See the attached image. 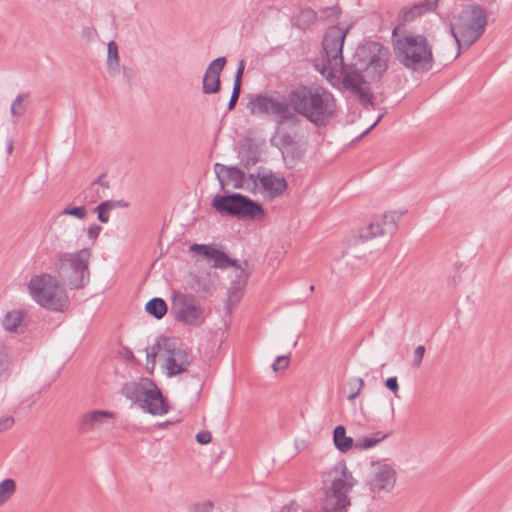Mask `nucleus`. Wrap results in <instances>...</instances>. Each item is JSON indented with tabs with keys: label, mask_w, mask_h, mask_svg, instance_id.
<instances>
[{
	"label": "nucleus",
	"mask_w": 512,
	"mask_h": 512,
	"mask_svg": "<svg viewBox=\"0 0 512 512\" xmlns=\"http://www.w3.org/2000/svg\"><path fill=\"white\" fill-rule=\"evenodd\" d=\"M390 50L377 41L359 44L351 63L344 66L342 77L337 78L339 86L354 96L364 108L372 106L374 95L370 83L382 79L388 69Z\"/></svg>",
	"instance_id": "1"
},
{
	"label": "nucleus",
	"mask_w": 512,
	"mask_h": 512,
	"mask_svg": "<svg viewBox=\"0 0 512 512\" xmlns=\"http://www.w3.org/2000/svg\"><path fill=\"white\" fill-rule=\"evenodd\" d=\"M292 112L303 116L317 127L326 126L336 115V99L319 85L300 84L288 92Z\"/></svg>",
	"instance_id": "2"
},
{
	"label": "nucleus",
	"mask_w": 512,
	"mask_h": 512,
	"mask_svg": "<svg viewBox=\"0 0 512 512\" xmlns=\"http://www.w3.org/2000/svg\"><path fill=\"white\" fill-rule=\"evenodd\" d=\"M487 26V13L477 3L464 6L450 25L451 35L455 38L459 50L468 48L475 43L484 33ZM458 51L457 56H459Z\"/></svg>",
	"instance_id": "3"
},
{
	"label": "nucleus",
	"mask_w": 512,
	"mask_h": 512,
	"mask_svg": "<svg viewBox=\"0 0 512 512\" xmlns=\"http://www.w3.org/2000/svg\"><path fill=\"white\" fill-rule=\"evenodd\" d=\"M396 30H393V49L397 60L410 69L425 68L429 70L433 63L431 46L426 37L421 34H408L396 37Z\"/></svg>",
	"instance_id": "4"
},
{
	"label": "nucleus",
	"mask_w": 512,
	"mask_h": 512,
	"mask_svg": "<svg viewBox=\"0 0 512 512\" xmlns=\"http://www.w3.org/2000/svg\"><path fill=\"white\" fill-rule=\"evenodd\" d=\"M348 29L339 26L329 27L322 39V59L320 73L329 81L342 77L343 68L347 66L343 58V46Z\"/></svg>",
	"instance_id": "5"
},
{
	"label": "nucleus",
	"mask_w": 512,
	"mask_h": 512,
	"mask_svg": "<svg viewBox=\"0 0 512 512\" xmlns=\"http://www.w3.org/2000/svg\"><path fill=\"white\" fill-rule=\"evenodd\" d=\"M89 249L83 248L72 253H61L55 262L59 280L71 289L85 287L90 281Z\"/></svg>",
	"instance_id": "6"
},
{
	"label": "nucleus",
	"mask_w": 512,
	"mask_h": 512,
	"mask_svg": "<svg viewBox=\"0 0 512 512\" xmlns=\"http://www.w3.org/2000/svg\"><path fill=\"white\" fill-rule=\"evenodd\" d=\"M248 108L253 115L272 117L278 125L295 128L301 125L302 119L292 112L288 97L273 94H257L250 98Z\"/></svg>",
	"instance_id": "7"
},
{
	"label": "nucleus",
	"mask_w": 512,
	"mask_h": 512,
	"mask_svg": "<svg viewBox=\"0 0 512 512\" xmlns=\"http://www.w3.org/2000/svg\"><path fill=\"white\" fill-rule=\"evenodd\" d=\"M211 206L219 214L239 220H259L265 215L261 204L241 193L217 194L213 197Z\"/></svg>",
	"instance_id": "8"
},
{
	"label": "nucleus",
	"mask_w": 512,
	"mask_h": 512,
	"mask_svg": "<svg viewBox=\"0 0 512 512\" xmlns=\"http://www.w3.org/2000/svg\"><path fill=\"white\" fill-rule=\"evenodd\" d=\"M163 356L166 360L167 376L173 377L185 372L191 364L190 356L185 349L178 348L174 339L160 336L152 345L150 351L147 350V363H151L152 368L156 364V356Z\"/></svg>",
	"instance_id": "9"
},
{
	"label": "nucleus",
	"mask_w": 512,
	"mask_h": 512,
	"mask_svg": "<svg viewBox=\"0 0 512 512\" xmlns=\"http://www.w3.org/2000/svg\"><path fill=\"white\" fill-rule=\"evenodd\" d=\"M28 287L33 299L46 309L63 311L68 305L66 292L49 274L31 278Z\"/></svg>",
	"instance_id": "10"
},
{
	"label": "nucleus",
	"mask_w": 512,
	"mask_h": 512,
	"mask_svg": "<svg viewBox=\"0 0 512 512\" xmlns=\"http://www.w3.org/2000/svg\"><path fill=\"white\" fill-rule=\"evenodd\" d=\"M335 473L331 486L325 492L323 512H347L351 505L348 494L356 485L357 480L345 465L339 471L335 469Z\"/></svg>",
	"instance_id": "11"
},
{
	"label": "nucleus",
	"mask_w": 512,
	"mask_h": 512,
	"mask_svg": "<svg viewBox=\"0 0 512 512\" xmlns=\"http://www.w3.org/2000/svg\"><path fill=\"white\" fill-rule=\"evenodd\" d=\"M402 215L403 213L392 211L375 216L369 224L360 227L357 232L353 233L349 242L357 245L378 236L393 235L397 230V221Z\"/></svg>",
	"instance_id": "12"
},
{
	"label": "nucleus",
	"mask_w": 512,
	"mask_h": 512,
	"mask_svg": "<svg viewBox=\"0 0 512 512\" xmlns=\"http://www.w3.org/2000/svg\"><path fill=\"white\" fill-rule=\"evenodd\" d=\"M171 314L183 324L199 327L203 324L204 310L191 294L176 293L172 298Z\"/></svg>",
	"instance_id": "13"
},
{
	"label": "nucleus",
	"mask_w": 512,
	"mask_h": 512,
	"mask_svg": "<svg viewBox=\"0 0 512 512\" xmlns=\"http://www.w3.org/2000/svg\"><path fill=\"white\" fill-rule=\"evenodd\" d=\"M367 486L373 493L390 492L396 483V471L385 460L373 462Z\"/></svg>",
	"instance_id": "14"
},
{
	"label": "nucleus",
	"mask_w": 512,
	"mask_h": 512,
	"mask_svg": "<svg viewBox=\"0 0 512 512\" xmlns=\"http://www.w3.org/2000/svg\"><path fill=\"white\" fill-rule=\"evenodd\" d=\"M214 172L219 182L220 189L224 193H227V186H231L233 189H242L245 187L246 173L237 166L215 163Z\"/></svg>",
	"instance_id": "15"
},
{
	"label": "nucleus",
	"mask_w": 512,
	"mask_h": 512,
	"mask_svg": "<svg viewBox=\"0 0 512 512\" xmlns=\"http://www.w3.org/2000/svg\"><path fill=\"white\" fill-rule=\"evenodd\" d=\"M190 250L208 260H213L212 266L215 268L238 267L236 259H231L224 251L215 248L213 245L193 244L190 246Z\"/></svg>",
	"instance_id": "16"
},
{
	"label": "nucleus",
	"mask_w": 512,
	"mask_h": 512,
	"mask_svg": "<svg viewBox=\"0 0 512 512\" xmlns=\"http://www.w3.org/2000/svg\"><path fill=\"white\" fill-rule=\"evenodd\" d=\"M225 57L214 59L207 67L202 81L204 94H215L221 89L220 73L226 65Z\"/></svg>",
	"instance_id": "17"
},
{
	"label": "nucleus",
	"mask_w": 512,
	"mask_h": 512,
	"mask_svg": "<svg viewBox=\"0 0 512 512\" xmlns=\"http://www.w3.org/2000/svg\"><path fill=\"white\" fill-rule=\"evenodd\" d=\"M140 407L152 415L166 414L169 409L162 392L154 383L150 386L147 396L144 397Z\"/></svg>",
	"instance_id": "18"
},
{
	"label": "nucleus",
	"mask_w": 512,
	"mask_h": 512,
	"mask_svg": "<svg viewBox=\"0 0 512 512\" xmlns=\"http://www.w3.org/2000/svg\"><path fill=\"white\" fill-rule=\"evenodd\" d=\"M114 416L115 413L111 411L93 410L81 416L78 421V429L82 433L93 431L108 420L113 419Z\"/></svg>",
	"instance_id": "19"
},
{
	"label": "nucleus",
	"mask_w": 512,
	"mask_h": 512,
	"mask_svg": "<svg viewBox=\"0 0 512 512\" xmlns=\"http://www.w3.org/2000/svg\"><path fill=\"white\" fill-rule=\"evenodd\" d=\"M260 186L269 198L281 196L287 189V181L283 177H277L271 171L263 173L260 178Z\"/></svg>",
	"instance_id": "20"
},
{
	"label": "nucleus",
	"mask_w": 512,
	"mask_h": 512,
	"mask_svg": "<svg viewBox=\"0 0 512 512\" xmlns=\"http://www.w3.org/2000/svg\"><path fill=\"white\" fill-rule=\"evenodd\" d=\"M151 385L153 382L148 378H142L139 382H129L122 387V394L140 406Z\"/></svg>",
	"instance_id": "21"
},
{
	"label": "nucleus",
	"mask_w": 512,
	"mask_h": 512,
	"mask_svg": "<svg viewBox=\"0 0 512 512\" xmlns=\"http://www.w3.org/2000/svg\"><path fill=\"white\" fill-rule=\"evenodd\" d=\"M333 442L335 447L342 453L355 448V442L352 437L346 435V428L343 425H338L333 430Z\"/></svg>",
	"instance_id": "22"
},
{
	"label": "nucleus",
	"mask_w": 512,
	"mask_h": 512,
	"mask_svg": "<svg viewBox=\"0 0 512 512\" xmlns=\"http://www.w3.org/2000/svg\"><path fill=\"white\" fill-rule=\"evenodd\" d=\"M317 20V13L312 8L307 7L302 9L297 15L292 18V23L300 30H307Z\"/></svg>",
	"instance_id": "23"
},
{
	"label": "nucleus",
	"mask_w": 512,
	"mask_h": 512,
	"mask_svg": "<svg viewBox=\"0 0 512 512\" xmlns=\"http://www.w3.org/2000/svg\"><path fill=\"white\" fill-rule=\"evenodd\" d=\"M25 314L22 310L8 311L2 319V326L6 331L18 332L22 326Z\"/></svg>",
	"instance_id": "24"
},
{
	"label": "nucleus",
	"mask_w": 512,
	"mask_h": 512,
	"mask_svg": "<svg viewBox=\"0 0 512 512\" xmlns=\"http://www.w3.org/2000/svg\"><path fill=\"white\" fill-rule=\"evenodd\" d=\"M429 10L421 2L414 3L410 6H404L399 14V19L402 22H412L416 18L421 17L428 13Z\"/></svg>",
	"instance_id": "25"
},
{
	"label": "nucleus",
	"mask_w": 512,
	"mask_h": 512,
	"mask_svg": "<svg viewBox=\"0 0 512 512\" xmlns=\"http://www.w3.org/2000/svg\"><path fill=\"white\" fill-rule=\"evenodd\" d=\"M145 310L149 315L160 320L166 315L168 306L162 298L154 297L146 303Z\"/></svg>",
	"instance_id": "26"
},
{
	"label": "nucleus",
	"mask_w": 512,
	"mask_h": 512,
	"mask_svg": "<svg viewBox=\"0 0 512 512\" xmlns=\"http://www.w3.org/2000/svg\"><path fill=\"white\" fill-rule=\"evenodd\" d=\"M389 435L390 433H383L381 431L375 432L371 436L357 439L355 442V448L360 450L372 448L386 439Z\"/></svg>",
	"instance_id": "27"
},
{
	"label": "nucleus",
	"mask_w": 512,
	"mask_h": 512,
	"mask_svg": "<svg viewBox=\"0 0 512 512\" xmlns=\"http://www.w3.org/2000/svg\"><path fill=\"white\" fill-rule=\"evenodd\" d=\"M107 48V70L109 74H115L119 67L118 46L115 41H110Z\"/></svg>",
	"instance_id": "28"
},
{
	"label": "nucleus",
	"mask_w": 512,
	"mask_h": 512,
	"mask_svg": "<svg viewBox=\"0 0 512 512\" xmlns=\"http://www.w3.org/2000/svg\"><path fill=\"white\" fill-rule=\"evenodd\" d=\"M16 492V482L12 478H6L0 482V506L7 502Z\"/></svg>",
	"instance_id": "29"
},
{
	"label": "nucleus",
	"mask_w": 512,
	"mask_h": 512,
	"mask_svg": "<svg viewBox=\"0 0 512 512\" xmlns=\"http://www.w3.org/2000/svg\"><path fill=\"white\" fill-rule=\"evenodd\" d=\"M364 387V380L359 377H355L350 379L346 384V390L348 391L347 398L348 400H354L361 392Z\"/></svg>",
	"instance_id": "30"
},
{
	"label": "nucleus",
	"mask_w": 512,
	"mask_h": 512,
	"mask_svg": "<svg viewBox=\"0 0 512 512\" xmlns=\"http://www.w3.org/2000/svg\"><path fill=\"white\" fill-rule=\"evenodd\" d=\"M11 359L7 352L0 348V381L8 379L11 374Z\"/></svg>",
	"instance_id": "31"
},
{
	"label": "nucleus",
	"mask_w": 512,
	"mask_h": 512,
	"mask_svg": "<svg viewBox=\"0 0 512 512\" xmlns=\"http://www.w3.org/2000/svg\"><path fill=\"white\" fill-rule=\"evenodd\" d=\"M28 97L29 94L22 93L17 95V97L13 100L11 105V114L13 116L20 117L25 113L27 106L24 102L26 99H28Z\"/></svg>",
	"instance_id": "32"
},
{
	"label": "nucleus",
	"mask_w": 512,
	"mask_h": 512,
	"mask_svg": "<svg viewBox=\"0 0 512 512\" xmlns=\"http://www.w3.org/2000/svg\"><path fill=\"white\" fill-rule=\"evenodd\" d=\"M114 208V202L112 200H106L101 202L94 210L97 212V218L102 223L109 221V210Z\"/></svg>",
	"instance_id": "33"
},
{
	"label": "nucleus",
	"mask_w": 512,
	"mask_h": 512,
	"mask_svg": "<svg viewBox=\"0 0 512 512\" xmlns=\"http://www.w3.org/2000/svg\"><path fill=\"white\" fill-rule=\"evenodd\" d=\"M239 271L236 274L235 279L231 282V290L238 291L241 290L247 283L248 274L245 273V270L238 264V267H235Z\"/></svg>",
	"instance_id": "34"
},
{
	"label": "nucleus",
	"mask_w": 512,
	"mask_h": 512,
	"mask_svg": "<svg viewBox=\"0 0 512 512\" xmlns=\"http://www.w3.org/2000/svg\"><path fill=\"white\" fill-rule=\"evenodd\" d=\"M61 214L84 219L87 216V210L84 206L66 207L62 210Z\"/></svg>",
	"instance_id": "35"
},
{
	"label": "nucleus",
	"mask_w": 512,
	"mask_h": 512,
	"mask_svg": "<svg viewBox=\"0 0 512 512\" xmlns=\"http://www.w3.org/2000/svg\"><path fill=\"white\" fill-rule=\"evenodd\" d=\"M214 503L211 500L193 503L188 507V512H211Z\"/></svg>",
	"instance_id": "36"
},
{
	"label": "nucleus",
	"mask_w": 512,
	"mask_h": 512,
	"mask_svg": "<svg viewBox=\"0 0 512 512\" xmlns=\"http://www.w3.org/2000/svg\"><path fill=\"white\" fill-rule=\"evenodd\" d=\"M424 353H425V347L423 345H419L416 347V349L414 350V354H413V367L415 368H419L421 366V363H422V360H423V357H424Z\"/></svg>",
	"instance_id": "37"
},
{
	"label": "nucleus",
	"mask_w": 512,
	"mask_h": 512,
	"mask_svg": "<svg viewBox=\"0 0 512 512\" xmlns=\"http://www.w3.org/2000/svg\"><path fill=\"white\" fill-rule=\"evenodd\" d=\"M289 364V357L287 355L278 356L274 363L272 364V368L274 371H279L285 369Z\"/></svg>",
	"instance_id": "38"
},
{
	"label": "nucleus",
	"mask_w": 512,
	"mask_h": 512,
	"mask_svg": "<svg viewBox=\"0 0 512 512\" xmlns=\"http://www.w3.org/2000/svg\"><path fill=\"white\" fill-rule=\"evenodd\" d=\"M241 93V87L239 86H233L232 94L230 97V100L228 102V110L231 111L235 108L237 101L239 99Z\"/></svg>",
	"instance_id": "39"
},
{
	"label": "nucleus",
	"mask_w": 512,
	"mask_h": 512,
	"mask_svg": "<svg viewBox=\"0 0 512 512\" xmlns=\"http://www.w3.org/2000/svg\"><path fill=\"white\" fill-rule=\"evenodd\" d=\"M385 386L387 389H389L391 392H393L396 397H399L397 394L398 390H399V384H398V379L396 376L387 378L385 381Z\"/></svg>",
	"instance_id": "40"
},
{
	"label": "nucleus",
	"mask_w": 512,
	"mask_h": 512,
	"mask_svg": "<svg viewBox=\"0 0 512 512\" xmlns=\"http://www.w3.org/2000/svg\"><path fill=\"white\" fill-rule=\"evenodd\" d=\"M244 69H245V61L244 60H240L239 64H238V68H237L236 74H235L233 86L241 87Z\"/></svg>",
	"instance_id": "41"
},
{
	"label": "nucleus",
	"mask_w": 512,
	"mask_h": 512,
	"mask_svg": "<svg viewBox=\"0 0 512 512\" xmlns=\"http://www.w3.org/2000/svg\"><path fill=\"white\" fill-rule=\"evenodd\" d=\"M14 422L15 421L12 416L0 417V433L10 429Z\"/></svg>",
	"instance_id": "42"
},
{
	"label": "nucleus",
	"mask_w": 512,
	"mask_h": 512,
	"mask_svg": "<svg viewBox=\"0 0 512 512\" xmlns=\"http://www.w3.org/2000/svg\"><path fill=\"white\" fill-rule=\"evenodd\" d=\"M212 440L211 433L209 431H201L196 435V441L199 444L206 445Z\"/></svg>",
	"instance_id": "43"
},
{
	"label": "nucleus",
	"mask_w": 512,
	"mask_h": 512,
	"mask_svg": "<svg viewBox=\"0 0 512 512\" xmlns=\"http://www.w3.org/2000/svg\"><path fill=\"white\" fill-rule=\"evenodd\" d=\"M102 230V227L97 225V224H94V225H91L89 228H88V231H87V234H88V237L92 240H96L100 234Z\"/></svg>",
	"instance_id": "44"
},
{
	"label": "nucleus",
	"mask_w": 512,
	"mask_h": 512,
	"mask_svg": "<svg viewBox=\"0 0 512 512\" xmlns=\"http://www.w3.org/2000/svg\"><path fill=\"white\" fill-rule=\"evenodd\" d=\"M322 13L324 14L325 17H328L330 15H334V16L338 17L341 13V9L338 5H335V6L324 8L322 10Z\"/></svg>",
	"instance_id": "45"
},
{
	"label": "nucleus",
	"mask_w": 512,
	"mask_h": 512,
	"mask_svg": "<svg viewBox=\"0 0 512 512\" xmlns=\"http://www.w3.org/2000/svg\"><path fill=\"white\" fill-rule=\"evenodd\" d=\"M96 185H99L103 188H109V182L105 180V174H101L97 179H95L90 184V189H93Z\"/></svg>",
	"instance_id": "46"
},
{
	"label": "nucleus",
	"mask_w": 512,
	"mask_h": 512,
	"mask_svg": "<svg viewBox=\"0 0 512 512\" xmlns=\"http://www.w3.org/2000/svg\"><path fill=\"white\" fill-rule=\"evenodd\" d=\"M261 176H262V174L260 172H258L257 174L249 173V174H246V180L247 179L251 180L252 181V185H253V189H255L260 184Z\"/></svg>",
	"instance_id": "47"
},
{
	"label": "nucleus",
	"mask_w": 512,
	"mask_h": 512,
	"mask_svg": "<svg viewBox=\"0 0 512 512\" xmlns=\"http://www.w3.org/2000/svg\"><path fill=\"white\" fill-rule=\"evenodd\" d=\"M421 3L426 6L429 12H432L436 9L438 0H423Z\"/></svg>",
	"instance_id": "48"
},
{
	"label": "nucleus",
	"mask_w": 512,
	"mask_h": 512,
	"mask_svg": "<svg viewBox=\"0 0 512 512\" xmlns=\"http://www.w3.org/2000/svg\"><path fill=\"white\" fill-rule=\"evenodd\" d=\"M382 117H383V114H381V115L377 118V120H376V121H375V122H374V123H373V124L368 128V129H366V130H365V131L360 135V137H363L364 135H366L367 133H369V132H370V131H371V130H372V129H373V128H374V127H375V126L380 122V121H381Z\"/></svg>",
	"instance_id": "49"
},
{
	"label": "nucleus",
	"mask_w": 512,
	"mask_h": 512,
	"mask_svg": "<svg viewBox=\"0 0 512 512\" xmlns=\"http://www.w3.org/2000/svg\"><path fill=\"white\" fill-rule=\"evenodd\" d=\"M13 150H14V141L12 138H9L7 140V147H6V152L8 155L12 154L13 153Z\"/></svg>",
	"instance_id": "50"
},
{
	"label": "nucleus",
	"mask_w": 512,
	"mask_h": 512,
	"mask_svg": "<svg viewBox=\"0 0 512 512\" xmlns=\"http://www.w3.org/2000/svg\"><path fill=\"white\" fill-rule=\"evenodd\" d=\"M114 202V208L116 206H119V207H122V208H126L129 206V203L123 199L121 200H117V201H113Z\"/></svg>",
	"instance_id": "51"
},
{
	"label": "nucleus",
	"mask_w": 512,
	"mask_h": 512,
	"mask_svg": "<svg viewBox=\"0 0 512 512\" xmlns=\"http://www.w3.org/2000/svg\"><path fill=\"white\" fill-rule=\"evenodd\" d=\"M256 162H257V159H253V160H251V161H250V159H248V160L244 163V167H245L246 169H248L250 165H254Z\"/></svg>",
	"instance_id": "52"
}]
</instances>
